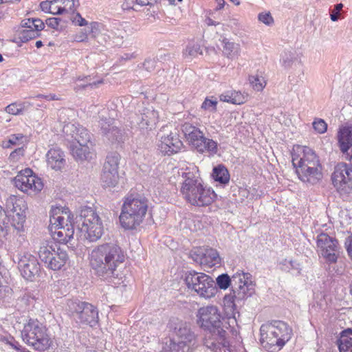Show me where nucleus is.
Wrapping results in <instances>:
<instances>
[{
  "instance_id": "38",
  "label": "nucleus",
  "mask_w": 352,
  "mask_h": 352,
  "mask_svg": "<svg viewBox=\"0 0 352 352\" xmlns=\"http://www.w3.org/2000/svg\"><path fill=\"white\" fill-rule=\"evenodd\" d=\"M30 106L32 104L28 102H13L5 108V111L11 115L17 116L27 111Z\"/></svg>"
},
{
  "instance_id": "55",
  "label": "nucleus",
  "mask_w": 352,
  "mask_h": 352,
  "mask_svg": "<svg viewBox=\"0 0 352 352\" xmlns=\"http://www.w3.org/2000/svg\"><path fill=\"white\" fill-rule=\"evenodd\" d=\"M72 22L79 26H85L88 25L87 21L82 17L80 13L76 14L72 18Z\"/></svg>"
},
{
  "instance_id": "10",
  "label": "nucleus",
  "mask_w": 352,
  "mask_h": 352,
  "mask_svg": "<svg viewBox=\"0 0 352 352\" xmlns=\"http://www.w3.org/2000/svg\"><path fill=\"white\" fill-rule=\"evenodd\" d=\"M184 281L188 290L200 298L209 300L215 296L217 288L213 278L203 272L194 270L185 273Z\"/></svg>"
},
{
  "instance_id": "5",
  "label": "nucleus",
  "mask_w": 352,
  "mask_h": 352,
  "mask_svg": "<svg viewBox=\"0 0 352 352\" xmlns=\"http://www.w3.org/2000/svg\"><path fill=\"white\" fill-rule=\"evenodd\" d=\"M261 342L270 352H278L292 337V329L284 322L274 320L261 325Z\"/></svg>"
},
{
  "instance_id": "36",
  "label": "nucleus",
  "mask_w": 352,
  "mask_h": 352,
  "mask_svg": "<svg viewBox=\"0 0 352 352\" xmlns=\"http://www.w3.org/2000/svg\"><path fill=\"white\" fill-rule=\"evenodd\" d=\"M281 65L285 69H298L302 67V63L298 56L293 52H285L281 58Z\"/></svg>"
},
{
  "instance_id": "28",
  "label": "nucleus",
  "mask_w": 352,
  "mask_h": 352,
  "mask_svg": "<svg viewBox=\"0 0 352 352\" xmlns=\"http://www.w3.org/2000/svg\"><path fill=\"white\" fill-rule=\"evenodd\" d=\"M221 43L222 54L226 58L233 60L241 56V47L239 43L224 38L221 40Z\"/></svg>"
},
{
  "instance_id": "19",
  "label": "nucleus",
  "mask_w": 352,
  "mask_h": 352,
  "mask_svg": "<svg viewBox=\"0 0 352 352\" xmlns=\"http://www.w3.org/2000/svg\"><path fill=\"white\" fill-rule=\"evenodd\" d=\"M18 267L21 275L27 280H32L38 276L40 272V265L37 259L28 253L19 255Z\"/></svg>"
},
{
  "instance_id": "26",
  "label": "nucleus",
  "mask_w": 352,
  "mask_h": 352,
  "mask_svg": "<svg viewBox=\"0 0 352 352\" xmlns=\"http://www.w3.org/2000/svg\"><path fill=\"white\" fill-rule=\"evenodd\" d=\"M158 121V113L153 109H145L141 115L137 116L136 123L140 129L154 127Z\"/></svg>"
},
{
  "instance_id": "9",
  "label": "nucleus",
  "mask_w": 352,
  "mask_h": 352,
  "mask_svg": "<svg viewBox=\"0 0 352 352\" xmlns=\"http://www.w3.org/2000/svg\"><path fill=\"white\" fill-rule=\"evenodd\" d=\"M197 317L199 326L217 336L218 344L225 346L226 332L223 329L222 316L219 308L212 305L202 307L198 309Z\"/></svg>"
},
{
  "instance_id": "56",
  "label": "nucleus",
  "mask_w": 352,
  "mask_h": 352,
  "mask_svg": "<svg viewBox=\"0 0 352 352\" xmlns=\"http://www.w3.org/2000/svg\"><path fill=\"white\" fill-rule=\"evenodd\" d=\"M343 8L342 3L336 4L334 7V10L332 11V13L330 15L331 19L333 21H337L339 19V11L341 10Z\"/></svg>"
},
{
  "instance_id": "22",
  "label": "nucleus",
  "mask_w": 352,
  "mask_h": 352,
  "mask_svg": "<svg viewBox=\"0 0 352 352\" xmlns=\"http://www.w3.org/2000/svg\"><path fill=\"white\" fill-rule=\"evenodd\" d=\"M73 216L68 208L56 207L52 210L50 217L52 230L56 228H67L73 226L72 223Z\"/></svg>"
},
{
  "instance_id": "1",
  "label": "nucleus",
  "mask_w": 352,
  "mask_h": 352,
  "mask_svg": "<svg viewBox=\"0 0 352 352\" xmlns=\"http://www.w3.org/2000/svg\"><path fill=\"white\" fill-rule=\"evenodd\" d=\"M89 264L95 272L101 276L117 278L124 277V252L116 244L107 243L95 247L89 254Z\"/></svg>"
},
{
  "instance_id": "53",
  "label": "nucleus",
  "mask_w": 352,
  "mask_h": 352,
  "mask_svg": "<svg viewBox=\"0 0 352 352\" xmlns=\"http://www.w3.org/2000/svg\"><path fill=\"white\" fill-rule=\"evenodd\" d=\"M258 19L260 22L266 25H271L274 23V19L270 12L259 13L258 15Z\"/></svg>"
},
{
  "instance_id": "60",
  "label": "nucleus",
  "mask_w": 352,
  "mask_h": 352,
  "mask_svg": "<svg viewBox=\"0 0 352 352\" xmlns=\"http://www.w3.org/2000/svg\"><path fill=\"white\" fill-rule=\"evenodd\" d=\"M46 23L48 26L52 28H57L58 26V19L57 18H51L46 21Z\"/></svg>"
},
{
  "instance_id": "48",
  "label": "nucleus",
  "mask_w": 352,
  "mask_h": 352,
  "mask_svg": "<svg viewBox=\"0 0 352 352\" xmlns=\"http://www.w3.org/2000/svg\"><path fill=\"white\" fill-rule=\"evenodd\" d=\"M250 82L254 90L257 91H262L266 85L265 78L258 75L250 77Z\"/></svg>"
},
{
  "instance_id": "34",
  "label": "nucleus",
  "mask_w": 352,
  "mask_h": 352,
  "mask_svg": "<svg viewBox=\"0 0 352 352\" xmlns=\"http://www.w3.org/2000/svg\"><path fill=\"white\" fill-rule=\"evenodd\" d=\"M52 230L53 232V238L63 243H68L74 234L73 226H69L67 228H53Z\"/></svg>"
},
{
  "instance_id": "45",
  "label": "nucleus",
  "mask_w": 352,
  "mask_h": 352,
  "mask_svg": "<svg viewBox=\"0 0 352 352\" xmlns=\"http://www.w3.org/2000/svg\"><path fill=\"white\" fill-rule=\"evenodd\" d=\"M202 54L200 45L197 43H190L183 52V56L188 60H191Z\"/></svg>"
},
{
  "instance_id": "54",
  "label": "nucleus",
  "mask_w": 352,
  "mask_h": 352,
  "mask_svg": "<svg viewBox=\"0 0 352 352\" xmlns=\"http://www.w3.org/2000/svg\"><path fill=\"white\" fill-rule=\"evenodd\" d=\"M24 155V150L22 148H19L12 151L9 157V160L12 162L19 161Z\"/></svg>"
},
{
  "instance_id": "25",
  "label": "nucleus",
  "mask_w": 352,
  "mask_h": 352,
  "mask_svg": "<svg viewBox=\"0 0 352 352\" xmlns=\"http://www.w3.org/2000/svg\"><path fill=\"white\" fill-rule=\"evenodd\" d=\"M79 6L78 0H53L50 1V12L52 14H62L74 11Z\"/></svg>"
},
{
  "instance_id": "64",
  "label": "nucleus",
  "mask_w": 352,
  "mask_h": 352,
  "mask_svg": "<svg viewBox=\"0 0 352 352\" xmlns=\"http://www.w3.org/2000/svg\"><path fill=\"white\" fill-rule=\"evenodd\" d=\"M289 265H290V267L292 269H294V270H298V273H300V270H301V268H300V265L299 263H296V261H290L289 262Z\"/></svg>"
},
{
  "instance_id": "49",
  "label": "nucleus",
  "mask_w": 352,
  "mask_h": 352,
  "mask_svg": "<svg viewBox=\"0 0 352 352\" xmlns=\"http://www.w3.org/2000/svg\"><path fill=\"white\" fill-rule=\"evenodd\" d=\"M312 125L315 131L320 134L324 133L327 130V124L321 118H315Z\"/></svg>"
},
{
  "instance_id": "3",
  "label": "nucleus",
  "mask_w": 352,
  "mask_h": 352,
  "mask_svg": "<svg viewBox=\"0 0 352 352\" xmlns=\"http://www.w3.org/2000/svg\"><path fill=\"white\" fill-rule=\"evenodd\" d=\"M292 155V164L296 168L300 180L315 184L322 179L320 162L313 149L306 146L294 145Z\"/></svg>"
},
{
  "instance_id": "8",
  "label": "nucleus",
  "mask_w": 352,
  "mask_h": 352,
  "mask_svg": "<svg viewBox=\"0 0 352 352\" xmlns=\"http://www.w3.org/2000/svg\"><path fill=\"white\" fill-rule=\"evenodd\" d=\"M24 342L35 350L45 351L52 344V339L45 325L36 319H29L21 331Z\"/></svg>"
},
{
  "instance_id": "7",
  "label": "nucleus",
  "mask_w": 352,
  "mask_h": 352,
  "mask_svg": "<svg viewBox=\"0 0 352 352\" xmlns=\"http://www.w3.org/2000/svg\"><path fill=\"white\" fill-rule=\"evenodd\" d=\"M78 222L76 234L78 239L94 242L101 238L104 231L102 221L93 208L85 207L82 209Z\"/></svg>"
},
{
  "instance_id": "6",
  "label": "nucleus",
  "mask_w": 352,
  "mask_h": 352,
  "mask_svg": "<svg viewBox=\"0 0 352 352\" xmlns=\"http://www.w3.org/2000/svg\"><path fill=\"white\" fill-rule=\"evenodd\" d=\"M148 210V201L145 197L129 195L124 201L120 221L125 229H134L140 226Z\"/></svg>"
},
{
  "instance_id": "43",
  "label": "nucleus",
  "mask_w": 352,
  "mask_h": 352,
  "mask_svg": "<svg viewBox=\"0 0 352 352\" xmlns=\"http://www.w3.org/2000/svg\"><path fill=\"white\" fill-rule=\"evenodd\" d=\"M120 160L119 153L116 152L109 153L106 157L102 170H118Z\"/></svg>"
},
{
  "instance_id": "27",
  "label": "nucleus",
  "mask_w": 352,
  "mask_h": 352,
  "mask_svg": "<svg viewBox=\"0 0 352 352\" xmlns=\"http://www.w3.org/2000/svg\"><path fill=\"white\" fill-rule=\"evenodd\" d=\"M58 244L53 241H45L41 242L38 247L37 254L40 260L45 265L52 259L53 255L59 249Z\"/></svg>"
},
{
  "instance_id": "47",
  "label": "nucleus",
  "mask_w": 352,
  "mask_h": 352,
  "mask_svg": "<svg viewBox=\"0 0 352 352\" xmlns=\"http://www.w3.org/2000/svg\"><path fill=\"white\" fill-rule=\"evenodd\" d=\"M26 214H12V226L17 230L21 232L23 230L24 223L25 222Z\"/></svg>"
},
{
  "instance_id": "23",
  "label": "nucleus",
  "mask_w": 352,
  "mask_h": 352,
  "mask_svg": "<svg viewBox=\"0 0 352 352\" xmlns=\"http://www.w3.org/2000/svg\"><path fill=\"white\" fill-rule=\"evenodd\" d=\"M63 132L71 135L76 142L75 144H88L94 143L92 135L82 126H76L74 124H67L63 127Z\"/></svg>"
},
{
  "instance_id": "32",
  "label": "nucleus",
  "mask_w": 352,
  "mask_h": 352,
  "mask_svg": "<svg viewBox=\"0 0 352 352\" xmlns=\"http://www.w3.org/2000/svg\"><path fill=\"white\" fill-rule=\"evenodd\" d=\"M89 34L91 37L96 40L100 44L103 45L107 41L105 26L98 22H91L89 24Z\"/></svg>"
},
{
  "instance_id": "61",
  "label": "nucleus",
  "mask_w": 352,
  "mask_h": 352,
  "mask_svg": "<svg viewBox=\"0 0 352 352\" xmlns=\"http://www.w3.org/2000/svg\"><path fill=\"white\" fill-rule=\"evenodd\" d=\"M36 98H44L47 100H59L60 98L58 97H57L56 95L55 94H50V95H42V94H39L38 96H36Z\"/></svg>"
},
{
  "instance_id": "40",
  "label": "nucleus",
  "mask_w": 352,
  "mask_h": 352,
  "mask_svg": "<svg viewBox=\"0 0 352 352\" xmlns=\"http://www.w3.org/2000/svg\"><path fill=\"white\" fill-rule=\"evenodd\" d=\"M88 76L80 77L78 76L75 79L76 85L74 87V90L77 92L81 89H86L87 87H90L91 89H94L98 87V86L100 84L103 83V80H100L96 82H88Z\"/></svg>"
},
{
  "instance_id": "15",
  "label": "nucleus",
  "mask_w": 352,
  "mask_h": 352,
  "mask_svg": "<svg viewBox=\"0 0 352 352\" xmlns=\"http://www.w3.org/2000/svg\"><path fill=\"white\" fill-rule=\"evenodd\" d=\"M331 180L340 194L352 193V168L347 164L341 162L335 166Z\"/></svg>"
},
{
  "instance_id": "33",
  "label": "nucleus",
  "mask_w": 352,
  "mask_h": 352,
  "mask_svg": "<svg viewBox=\"0 0 352 352\" xmlns=\"http://www.w3.org/2000/svg\"><path fill=\"white\" fill-rule=\"evenodd\" d=\"M68 258L67 252L59 248L56 250V255L52 256V259H50L46 265L52 270H58L65 265Z\"/></svg>"
},
{
  "instance_id": "29",
  "label": "nucleus",
  "mask_w": 352,
  "mask_h": 352,
  "mask_svg": "<svg viewBox=\"0 0 352 352\" xmlns=\"http://www.w3.org/2000/svg\"><path fill=\"white\" fill-rule=\"evenodd\" d=\"M46 158L48 166L56 170H60L65 165L64 154L60 148H50L46 154Z\"/></svg>"
},
{
  "instance_id": "17",
  "label": "nucleus",
  "mask_w": 352,
  "mask_h": 352,
  "mask_svg": "<svg viewBox=\"0 0 352 352\" xmlns=\"http://www.w3.org/2000/svg\"><path fill=\"white\" fill-rule=\"evenodd\" d=\"M175 333L177 336V346L185 351H187L195 346L197 344V338L195 333L191 331L189 325L184 322L179 321L175 327Z\"/></svg>"
},
{
  "instance_id": "50",
  "label": "nucleus",
  "mask_w": 352,
  "mask_h": 352,
  "mask_svg": "<svg viewBox=\"0 0 352 352\" xmlns=\"http://www.w3.org/2000/svg\"><path fill=\"white\" fill-rule=\"evenodd\" d=\"M23 138L24 136L21 133L13 134L9 137L8 140L3 141L2 146L3 148H10L12 145H16Z\"/></svg>"
},
{
  "instance_id": "24",
  "label": "nucleus",
  "mask_w": 352,
  "mask_h": 352,
  "mask_svg": "<svg viewBox=\"0 0 352 352\" xmlns=\"http://www.w3.org/2000/svg\"><path fill=\"white\" fill-rule=\"evenodd\" d=\"M199 262L204 268H212L221 264V258L217 251L210 248H199L197 251Z\"/></svg>"
},
{
  "instance_id": "21",
  "label": "nucleus",
  "mask_w": 352,
  "mask_h": 352,
  "mask_svg": "<svg viewBox=\"0 0 352 352\" xmlns=\"http://www.w3.org/2000/svg\"><path fill=\"white\" fill-rule=\"evenodd\" d=\"M71 153L76 162H90L96 157L95 143L74 144L71 146Z\"/></svg>"
},
{
  "instance_id": "58",
  "label": "nucleus",
  "mask_w": 352,
  "mask_h": 352,
  "mask_svg": "<svg viewBox=\"0 0 352 352\" xmlns=\"http://www.w3.org/2000/svg\"><path fill=\"white\" fill-rule=\"evenodd\" d=\"M345 246L349 256L352 259V236H349L345 241Z\"/></svg>"
},
{
  "instance_id": "20",
  "label": "nucleus",
  "mask_w": 352,
  "mask_h": 352,
  "mask_svg": "<svg viewBox=\"0 0 352 352\" xmlns=\"http://www.w3.org/2000/svg\"><path fill=\"white\" fill-rule=\"evenodd\" d=\"M112 121L110 118L101 119L99 122L101 132L111 144L123 143L126 138V133L124 130L113 125Z\"/></svg>"
},
{
  "instance_id": "42",
  "label": "nucleus",
  "mask_w": 352,
  "mask_h": 352,
  "mask_svg": "<svg viewBox=\"0 0 352 352\" xmlns=\"http://www.w3.org/2000/svg\"><path fill=\"white\" fill-rule=\"evenodd\" d=\"M6 208L12 212L21 208L22 210H27L28 206L26 202L21 198H19L15 195H10L6 200Z\"/></svg>"
},
{
  "instance_id": "51",
  "label": "nucleus",
  "mask_w": 352,
  "mask_h": 352,
  "mask_svg": "<svg viewBox=\"0 0 352 352\" xmlns=\"http://www.w3.org/2000/svg\"><path fill=\"white\" fill-rule=\"evenodd\" d=\"M89 30L82 29L73 36V39L76 42H87L89 40Z\"/></svg>"
},
{
  "instance_id": "30",
  "label": "nucleus",
  "mask_w": 352,
  "mask_h": 352,
  "mask_svg": "<svg viewBox=\"0 0 352 352\" xmlns=\"http://www.w3.org/2000/svg\"><path fill=\"white\" fill-rule=\"evenodd\" d=\"M338 141L340 151L345 153L352 146V127L342 126L338 133Z\"/></svg>"
},
{
  "instance_id": "41",
  "label": "nucleus",
  "mask_w": 352,
  "mask_h": 352,
  "mask_svg": "<svg viewBox=\"0 0 352 352\" xmlns=\"http://www.w3.org/2000/svg\"><path fill=\"white\" fill-rule=\"evenodd\" d=\"M0 344L8 349H12L19 352H26L25 349L22 347L11 336H1Z\"/></svg>"
},
{
  "instance_id": "57",
  "label": "nucleus",
  "mask_w": 352,
  "mask_h": 352,
  "mask_svg": "<svg viewBox=\"0 0 352 352\" xmlns=\"http://www.w3.org/2000/svg\"><path fill=\"white\" fill-rule=\"evenodd\" d=\"M9 287L5 285L1 280V273L0 272V298H3L6 292H9Z\"/></svg>"
},
{
  "instance_id": "13",
  "label": "nucleus",
  "mask_w": 352,
  "mask_h": 352,
  "mask_svg": "<svg viewBox=\"0 0 352 352\" xmlns=\"http://www.w3.org/2000/svg\"><path fill=\"white\" fill-rule=\"evenodd\" d=\"M158 150L164 155H170L177 153L183 148V142L177 131L171 130L168 126H164L158 133Z\"/></svg>"
},
{
  "instance_id": "18",
  "label": "nucleus",
  "mask_w": 352,
  "mask_h": 352,
  "mask_svg": "<svg viewBox=\"0 0 352 352\" xmlns=\"http://www.w3.org/2000/svg\"><path fill=\"white\" fill-rule=\"evenodd\" d=\"M175 333L177 336V346L185 351H187L195 346L197 344V338L195 333L191 331L189 325L184 322L179 321L175 327Z\"/></svg>"
},
{
  "instance_id": "31",
  "label": "nucleus",
  "mask_w": 352,
  "mask_h": 352,
  "mask_svg": "<svg viewBox=\"0 0 352 352\" xmlns=\"http://www.w3.org/2000/svg\"><path fill=\"white\" fill-rule=\"evenodd\" d=\"M219 99L222 102L234 104H242L248 100V94L239 91L228 90L222 93L219 96Z\"/></svg>"
},
{
  "instance_id": "46",
  "label": "nucleus",
  "mask_w": 352,
  "mask_h": 352,
  "mask_svg": "<svg viewBox=\"0 0 352 352\" xmlns=\"http://www.w3.org/2000/svg\"><path fill=\"white\" fill-rule=\"evenodd\" d=\"M39 34H40L37 33L35 30L23 29L20 27L16 30V35L19 39L23 43L28 42V41L38 36Z\"/></svg>"
},
{
  "instance_id": "52",
  "label": "nucleus",
  "mask_w": 352,
  "mask_h": 352,
  "mask_svg": "<svg viewBox=\"0 0 352 352\" xmlns=\"http://www.w3.org/2000/svg\"><path fill=\"white\" fill-rule=\"evenodd\" d=\"M217 100H211L206 98L201 104V109L214 112L217 110Z\"/></svg>"
},
{
  "instance_id": "35",
  "label": "nucleus",
  "mask_w": 352,
  "mask_h": 352,
  "mask_svg": "<svg viewBox=\"0 0 352 352\" xmlns=\"http://www.w3.org/2000/svg\"><path fill=\"white\" fill-rule=\"evenodd\" d=\"M340 352H352V329L342 331L338 340Z\"/></svg>"
},
{
  "instance_id": "37",
  "label": "nucleus",
  "mask_w": 352,
  "mask_h": 352,
  "mask_svg": "<svg viewBox=\"0 0 352 352\" xmlns=\"http://www.w3.org/2000/svg\"><path fill=\"white\" fill-rule=\"evenodd\" d=\"M120 180L118 170H102L101 175V182L105 188L116 187Z\"/></svg>"
},
{
  "instance_id": "4",
  "label": "nucleus",
  "mask_w": 352,
  "mask_h": 352,
  "mask_svg": "<svg viewBox=\"0 0 352 352\" xmlns=\"http://www.w3.org/2000/svg\"><path fill=\"white\" fill-rule=\"evenodd\" d=\"M194 170L192 172L183 173L185 179L181 187V193L191 205L199 207L210 205L217 195L212 189L204 185L197 168Z\"/></svg>"
},
{
  "instance_id": "59",
  "label": "nucleus",
  "mask_w": 352,
  "mask_h": 352,
  "mask_svg": "<svg viewBox=\"0 0 352 352\" xmlns=\"http://www.w3.org/2000/svg\"><path fill=\"white\" fill-rule=\"evenodd\" d=\"M155 64V62L154 60L149 59V60H146L144 63V67L147 71L151 72L154 69Z\"/></svg>"
},
{
  "instance_id": "14",
  "label": "nucleus",
  "mask_w": 352,
  "mask_h": 352,
  "mask_svg": "<svg viewBox=\"0 0 352 352\" xmlns=\"http://www.w3.org/2000/svg\"><path fill=\"white\" fill-rule=\"evenodd\" d=\"M14 184L16 188L28 195H36L43 188L41 179L33 174L30 168L21 171L14 177Z\"/></svg>"
},
{
  "instance_id": "39",
  "label": "nucleus",
  "mask_w": 352,
  "mask_h": 352,
  "mask_svg": "<svg viewBox=\"0 0 352 352\" xmlns=\"http://www.w3.org/2000/svg\"><path fill=\"white\" fill-rule=\"evenodd\" d=\"M45 27L44 23L40 19H25L21 21L20 28L32 30L39 33Z\"/></svg>"
},
{
  "instance_id": "2",
  "label": "nucleus",
  "mask_w": 352,
  "mask_h": 352,
  "mask_svg": "<svg viewBox=\"0 0 352 352\" xmlns=\"http://www.w3.org/2000/svg\"><path fill=\"white\" fill-rule=\"evenodd\" d=\"M217 284L221 289H226L232 286V294L226 295L223 298V309L229 324L236 322L234 299L242 300L250 296L254 292V285L252 280V275L243 272H236L232 278L227 274L219 275L217 278Z\"/></svg>"
},
{
  "instance_id": "12",
  "label": "nucleus",
  "mask_w": 352,
  "mask_h": 352,
  "mask_svg": "<svg viewBox=\"0 0 352 352\" xmlns=\"http://www.w3.org/2000/svg\"><path fill=\"white\" fill-rule=\"evenodd\" d=\"M68 311L76 322L93 326L98 322V313L96 308L85 302L69 300Z\"/></svg>"
},
{
  "instance_id": "63",
  "label": "nucleus",
  "mask_w": 352,
  "mask_h": 352,
  "mask_svg": "<svg viewBox=\"0 0 352 352\" xmlns=\"http://www.w3.org/2000/svg\"><path fill=\"white\" fill-rule=\"evenodd\" d=\"M157 0H136L138 4L140 6H148L151 5L153 3H156Z\"/></svg>"
},
{
  "instance_id": "44",
  "label": "nucleus",
  "mask_w": 352,
  "mask_h": 352,
  "mask_svg": "<svg viewBox=\"0 0 352 352\" xmlns=\"http://www.w3.org/2000/svg\"><path fill=\"white\" fill-rule=\"evenodd\" d=\"M212 177L214 179L221 184H225L229 182L230 175L225 166L219 165L213 169Z\"/></svg>"
},
{
  "instance_id": "11",
  "label": "nucleus",
  "mask_w": 352,
  "mask_h": 352,
  "mask_svg": "<svg viewBox=\"0 0 352 352\" xmlns=\"http://www.w3.org/2000/svg\"><path fill=\"white\" fill-rule=\"evenodd\" d=\"M182 132L189 144L199 153L208 151L216 154L218 151L217 143L212 139L206 138L203 132L190 123H184Z\"/></svg>"
},
{
  "instance_id": "16",
  "label": "nucleus",
  "mask_w": 352,
  "mask_h": 352,
  "mask_svg": "<svg viewBox=\"0 0 352 352\" xmlns=\"http://www.w3.org/2000/svg\"><path fill=\"white\" fill-rule=\"evenodd\" d=\"M317 248L327 262L336 263L340 254V247L336 239L321 233L317 236Z\"/></svg>"
},
{
  "instance_id": "62",
  "label": "nucleus",
  "mask_w": 352,
  "mask_h": 352,
  "mask_svg": "<svg viewBox=\"0 0 352 352\" xmlns=\"http://www.w3.org/2000/svg\"><path fill=\"white\" fill-rule=\"evenodd\" d=\"M8 220L7 214L6 211L0 206V225H5Z\"/></svg>"
}]
</instances>
